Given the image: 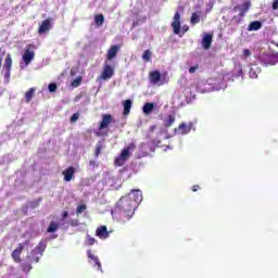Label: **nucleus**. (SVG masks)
Segmentation results:
<instances>
[{
  "mask_svg": "<svg viewBox=\"0 0 278 278\" xmlns=\"http://www.w3.org/2000/svg\"><path fill=\"white\" fill-rule=\"evenodd\" d=\"M115 210L129 220L136 212V206L131 202V195L122 197L116 203Z\"/></svg>",
  "mask_w": 278,
  "mask_h": 278,
  "instance_id": "obj_1",
  "label": "nucleus"
},
{
  "mask_svg": "<svg viewBox=\"0 0 278 278\" xmlns=\"http://www.w3.org/2000/svg\"><path fill=\"white\" fill-rule=\"evenodd\" d=\"M249 10H251V2L235 5L232 8V12H239V14L231 17V24L240 25L243 23L244 16H247V12H249Z\"/></svg>",
  "mask_w": 278,
  "mask_h": 278,
  "instance_id": "obj_2",
  "label": "nucleus"
},
{
  "mask_svg": "<svg viewBox=\"0 0 278 278\" xmlns=\"http://www.w3.org/2000/svg\"><path fill=\"white\" fill-rule=\"evenodd\" d=\"M131 151H136V143L126 146L121 154L114 160L115 166H125V163L131 157Z\"/></svg>",
  "mask_w": 278,
  "mask_h": 278,
  "instance_id": "obj_3",
  "label": "nucleus"
},
{
  "mask_svg": "<svg viewBox=\"0 0 278 278\" xmlns=\"http://www.w3.org/2000/svg\"><path fill=\"white\" fill-rule=\"evenodd\" d=\"M36 45L34 43H29L26 46L25 50H24V54L22 55V60L25 64V66H29V64H31V61L34 60V58H36Z\"/></svg>",
  "mask_w": 278,
  "mask_h": 278,
  "instance_id": "obj_4",
  "label": "nucleus"
},
{
  "mask_svg": "<svg viewBox=\"0 0 278 278\" xmlns=\"http://www.w3.org/2000/svg\"><path fill=\"white\" fill-rule=\"evenodd\" d=\"M43 253H45V245L42 243H39L30 252V255L26 256V260H28L31 264H38V262H40V257H42Z\"/></svg>",
  "mask_w": 278,
  "mask_h": 278,
  "instance_id": "obj_5",
  "label": "nucleus"
},
{
  "mask_svg": "<svg viewBox=\"0 0 278 278\" xmlns=\"http://www.w3.org/2000/svg\"><path fill=\"white\" fill-rule=\"evenodd\" d=\"M29 242L26 241L25 243H18L17 248L13 250L11 253V257L15 264H22L23 260L21 258V255H23V251H25V245L28 244Z\"/></svg>",
  "mask_w": 278,
  "mask_h": 278,
  "instance_id": "obj_6",
  "label": "nucleus"
},
{
  "mask_svg": "<svg viewBox=\"0 0 278 278\" xmlns=\"http://www.w3.org/2000/svg\"><path fill=\"white\" fill-rule=\"evenodd\" d=\"M112 77H114V67L110 64H108V62L104 63V67L103 71L101 73V75L98 77V80L101 81H108V79H112Z\"/></svg>",
  "mask_w": 278,
  "mask_h": 278,
  "instance_id": "obj_7",
  "label": "nucleus"
},
{
  "mask_svg": "<svg viewBox=\"0 0 278 278\" xmlns=\"http://www.w3.org/2000/svg\"><path fill=\"white\" fill-rule=\"evenodd\" d=\"M194 127V123L189 122L188 124L181 123L177 128L174 129L175 134H179L180 136H186L192 131Z\"/></svg>",
  "mask_w": 278,
  "mask_h": 278,
  "instance_id": "obj_8",
  "label": "nucleus"
},
{
  "mask_svg": "<svg viewBox=\"0 0 278 278\" xmlns=\"http://www.w3.org/2000/svg\"><path fill=\"white\" fill-rule=\"evenodd\" d=\"M3 68H4V79L10 81V75L12 73V55L11 54H7Z\"/></svg>",
  "mask_w": 278,
  "mask_h": 278,
  "instance_id": "obj_9",
  "label": "nucleus"
},
{
  "mask_svg": "<svg viewBox=\"0 0 278 278\" xmlns=\"http://www.w3.org/2000/svg\"><path fill=\"white\" fill-rule=\"evenodd\" d=\"M126 197L131 198V203L135 207H138V204L142 202V191L140 190H131V192L128 193Z\"/></svg>",
  "mask_w": 278,
  "mask_h": 278,
  "instance_id": "obj_10",
  "label": "nucleus"
},
{
  "mask_svg": "<svg viewBox=\"0 0 278 278\" xmlns=\"http://www.w3.org/2000/svg\"><path fill=\"white\" fill-rule=\"evenodd\" d=\"M172 27L174 29V34L178 35L181 31V15L179 12H176L174 15V21L172 23Z\"/></svg>",
  "mask_w": 278,
  "mask_h": 278,
  "instance_id": "obj_11",
  "label": "nucleus"
},
{
  "mask_svg": "<svg viewBox=\"0 0 278 278\" xmlns=\"http://www.w3.org/2000/svg\"><path fill=\"white\" fill-rule=\"evenodd\" d=\"M53 22V18L48 17L45 21L41 22L39 28H38V34H47L49 29L53 26L51 23Z\"/></svg>",
  "mask_w": 278,
  "mask_h": 278,
  "instance_id": "obj_12",
  "label": "nucleus"
},
{
  "mask_svg": "<svg viewBox=\"0 0 278 278\" xmlns=\"http://www.w3.org/2000/svg\"><path fill=\"white\" fill-rule=\"evenodd\" d=\"M149 79L154 86H156V84H160V81L161 85L164 84V80H162V73H160V71L150 72Z\"/></svg>",
  "mask_w": 278,
  "mask_h": 278,
  "instance_id": "obj_13",
  "label": "nucleus"
},
{
  "mask_svg": "<svg viewBox=\"0 0 278 278\" xmlns=\"http://www.w3.org/2000/svg\"><path fill=\"white\" fill-rule=\"evenodd\" d=\"M113 117L111 114H103L102 121L99 126V130L102 131V129H108L110 125H112Z\"/></svg>",
  "mask_w": 278,
  "mask_h": 278,
  "instance_id": "obj_14",
  "label": "nucleus"
},
{
  "mask_svg": "<svg viewBox=\"0 0 278 278\" xmlns=\"http://www.w3.org/2000/svg\"><path fill=\"white\" fill-rule=\"evenodd\" d=\"M96 236L101 240H106V238H110V231H108V226H99L96 230Z\"/></svg>",
  "mask_w": 278,
  "mask_h": 278,
  "instance_id": "obj_15",
  "label": "nucleus"
},
{
  "mask_svg": "<svg viewBox=\"0 0 278 278\" xmlns=\"http://www.w3.org/2000/svg\"><path fill=\"white\" fill-rule=\"evenodd\" d=\"M75 173L76 169L73 166L67 167L65 170H63L62 175H63V179L64 181H71L73 179H75Z\"/></svg>",
  "mask_w": 278,
  "mask_h": 278,
  "instance_id": "obj_16",
  "label": "nucleus"
},
{
  "mask_svg": "<svg viewBox=\"0 0 278 278\" xmlns=\"http://www.w3.org/2000/svg\"><path fill=\"white\" fill-rule=\"evenodd\" d=\"M118 51H121V46L118 45L111 46V48L108 50V53H106V60H114V58L118 55Z\"/></svg>",
  "mask_w": 278,
  "mask_h": 278,
  "instance_id": "obj_17",
  "label": "nucleus"
},
{
  "mask_svg": "<svg viewBox=\"0 0 278 278\" xmlns=\"http://www.w3.org/2000/svg\"><path fill=\"white\" fill-rule=\"evenodd\" d=\"M87 257L88 260H90V262L94 263V266L98 267V270H101V271L103 270L101 266V261H99V256L92 254V251L90 250L87 251Z\"/></svg>",
  "mask_w": 278,
  "mask_h": 278,
  "instance_id": "obj_18",
  "label": "nucleus"
},
{
  "mask_svg": "<svg viewBox=\"0 0 278 278\" xmlns=\"http://www.w3.org/2000/svg\"><path fill=\"white\" fill-rule=\"evenodd\" d=\"M212 35L206 34L202 39L203 49H210L212 47Z\"/></svg>",
  "mask_w": 278,
  "mask_h": 278,
  "instance_id": "obj_19",
  "label": "nucleus"
},
{
  "mask_svg": "<svg viewBox=\"0 0 278 278\" xmlns=\"http://www.w3.org/2000/svg\"><path fill=\"white\" fill-rule=\"evenodd\" d=\"M176 117L175 115H167V117L163 121V125L166 128L173 127L175 124Z\"/></svg>",
  "mask_w": 278,
  "mask_h": 278,
  "instance_id": "obj_20",
  "label": "nucleus"
},
{
  "mask_svg": "<svg viewBox=\"0 0 278 278\" xmlns=\"http://www.w3.org/2000/svg\"><path fill=\"white\" fill-rule=\"evenodd\" d=\"M249 31H257L258 29H262V22L254 21L249 24Z\"/></svg>",
  "mask_w": 278,
  "mask_h": 278,
  "instance_id": "obj_21",
  "label": "nucleus"
},
{
  "mask_svg": "<svg viewBox=\"0 0 278 278\" xmlns=\"http://www.w3.org/2000/svg\"><path fill=\"white\" fill-rule=\"evenodd\" d=\"M155 110V103L153 102H147L144 105H143V114H151V112Z\"/></svg>",
  "mask_w": 278,
  "mask_h": 278,
  "instance_id": "obj_22",
  "label": "nucleus"
},
{
  "mask_svg": "<svg viewBox=\"0 0 278 278\" xmlns=\"http://www.w3.org/2000/svg\"><path fill=\"white\" fill-rule=\"evenodd\" d=\"M267 64H270L271 66H275V64H278V53H273L267 56Z\"/></svg>",
  "mask_w": 278,
  "mask_h": 278,
  "instance_id": "obj_23",
  "label": "nucleus"
},
{
  "mask_svg": "<svg viewBox=\"0 0 278 278\" xmlns=\"http://www.w3.org/2000/svg\"><path fill=\"white\" fill-rule=\"evenodd\" d=\"M131 112V100H125L124 101V116L129 115Z\"/></svg>",
  "mask_w": 278,
  "mask_h": 278,
  "instance_id": "obj_24",
  "label": "nucleus"
},
{
  "mask_svg": "<svg viewBox=\"0 0 278 278\" xmlns=\"http://www.w3.org/2000/svg\"><path fill=\"white\" fill-rule=\"evenodd\" d=\"M36 92V89L33 87L25 93V101L26 103H29L31 99H34V93Z\"/></svg>",
  "mask_w": 278,
  "mask_h": 278,
  "instance_id": "obj_25",
  "label": "nucleus"
},
{
  "mask_svg": "<svg viewBox=\"0 0 278 278\" xmlns=\"http://www.w3.org/2000/svg\"><path fill=\"white\" fill-rule=\"evenodd\" d=\"M58 229H60V225H58L55 222H51L47 231H48V233H55V231H58Z\"/></svg>",
  "mask_w": 278,
  "mask_h": 278,
  "instance_id": "obj_26",
  "label": "nucleus"
},
{
  "mask_svg": "<svg viewBox=\"0 0 278 278\" xmlns=\"http://www.w3.org/2000/svg\"><path fill=\"white\" fill-rule=\"evenodd\" d=\"M31 262H29L28 260H26V262L21 263V267L23 273H29V270H31Z\"/></svg>",
  "mask_w": 278,
  "mask_h": 278,
  "instance_id": "obj_27",
  "label": "nucleus"
},
{
  "mask_svg": "<svg viewBox=\"0 0 278 278\" xmlns=\"http://www.w3.org/2000/svg\"><path fill=\"white\" fill-rule=\"evenodd\" d=\"M94 23H96V25H98V27H101V25H103V23H105V17L103 16V14L96 15Z\"/></svg>",
  "mask_w": 278,
  "mask_h": 278,
  "instance_id": "obj_28",
  "label": "nucleus"
},
{
  "mask_svg": "<svg viewBox=\"0 0 278 278\" xmlns=\"http://www.w3.org/2000/svg\"><path fill=\"white\" fill-rule=\"evenodd\" d=\"M201 22V15H198L197 13H192L190 23L191 25H197V23Z\"/></svg>",
  "mask_w": 278,
  "mask_h": 278,
  "instance_id": "obj_29",
  "label": "nucleus"
},
{
  "mask_svg": "<svg viewBox=\"0 0 278 278\" xmlns=\"http://www.w3.org/2000/svg\"><path fill=\"white\" fill-rule=\"evenodd\" d=\"M153 55V53H151V50H146L142 54V60L144 62H149L151 60V56Z\"/></svg>",
  "mask_w": 278,
  "mask_h": 278,
  "instance_id": "obj_30",
  "label": "nucleus"
},
{
  "mask_svg": "<svg viewBox=\"0 0 278 278\" xmlns=\"http://www.w3.org/2000/svg\"><path fill=\"white\" fill-rule=\"evenodd\" d=\"M236 71H237V77H244V72L242 71L241 64L236 66Z\"/></svg>",
  "mask_w": 278,
  "mask_h": 278,
  "instance_id": "obj_31",
  "label": "nucleus"
},
{
  "mask_svg": "<svg viewBox=\"0 0 278 278\" xmlns=\"http://www.w3.org/2000/svg\"><path fill=\"white\" fill-rule=\"evenodd\" d=\"M96 242H97V239H94L93 237L87 236L86 244H88V247H92Z\"/></svg>",
  "mask_w": 278,
  "mask_h": 278,
  "instance_id": "obj_32",
  "label": "nucleus"
},
{
  "mask_svg": "<svg viewBox=\"0 0 278 278\" xmlns=\"http://www.w3.org/2000/svg\"><path fill=\"white\" fill-rule=\"evenodd\" d=\"M86 212V204H79L76 208V214H84Z\"/></svg>",
  "mask_w": 278,
  "mask_h": 278,
  "instance_id": "obj_33",
  "label": "nucleus"
},
{
  "mask_svg": "<svg viewBox=\"0 0 278 278\" xmlns=\"http://www.w3.org/2000/svg\"><path fill=\"white\" fill-rule=\"evenodd\" d=\"M48 90H49V92H55V90H58V85L55 83H51L48 86Z\"/></svg>",
  "mask_w": 278,
  "mask_h": 278,
  "instance_id": "obj_34",
  "label": "nucleus"
},
{
  "mask_svg": "<svg viewBox=\"0 0 278 278\" xmlns=\"http://www.w3.org/2000/svg\"><path fill=\"white\" fill-rule=\"evenodd\" d=\"M102 149H103V147L101 144L96 146V151H94L96 157H99V155H101Z\"/></svg>",
  "mask_w": 278,
  "mask_h": 278,
  "instance_id": "obj_35",
  "label": "nucleus"
},
{
  "mask_svg": "<svg viewBox=\"0 0 278 278\" xmlns=\"http://www.w3.org/2000/svg\"><path fill=\"white\" fill-rule=\"evenodd\" d=\"M77 121H79V113H74L71 116V123H77Z\"/></svg>",
  "mask_w": 278,
  "mask_h": 278,
  "instance_id": "obj_36",
  "label": "nucleus"
},
{
  "mask_svg": "<svg viewBox=\"0 0 278 278\" xmlns=\"http://www.w3.org/2000/svg\"><path fill=\"white\" fill-rule=\"evenodd\" d=\"M79 84H81V77H78L72 81V86H74L75 88H77Z\"/></svg>",
  "mask_w": 278,
  "mask_h": 278,
  "instance_id": "obj_37",
  "label": "nucleus"
},
{
  "mask_svg": "<svg viewBox=\"0 0 278 278\" xmlns=\"http://www.w3.org/2000/svg\"><path fill=\"white\" fill-rule=\"evenodd\" d=\"M250 77L251 79H257V73H255V70L253 68L250 70Z\"/></svg>",
  "mask_w": 278,
  "mask_h": 278,
  "instance_id": "obj_38",
  "label": "nucleus"
},
{
  "mask_svg": "<svg viewBox=\"0 0 278 278\" xmlns=\"http://www.w3.org/2000/svg\"><path fill=\"white\" fill-rule=\"evenodd\" d=\"M249 56H251V50L244 49L243 50V58H249Z\"/></svg>",
  "mask_w": 278,
  "mask_h": 278,
  "instance_id": "obj_39",
  "label": "nucleus"
},
{
  "mask_svg": "<svg viewBox=\"0 0 278 278\" xmlns=\"http://www.w3.org/2000/svg\"><path fill=\"white\" fill-rule=\"evenodd\" d=\"M199 68V65H195V66H191L189 68V73L192 74V73H197V70Z\"/></svg>",
  "mask_w": 278,
  "mask_h": 278,
  "instance_id": "obj_40",
  "label": "nucleus"
},
{
  "mask_svg": "<svg viewBox=\"0 0 278 278\" xmlns=\"http://www.w3.org/2000/svg\"><path fill=\"white\" fill-rule=\"evenodd\" d=\"M200 189H201V187L199 185H193L191 187L192 192H198Z\"/></svg>",
  "mask_w": 278,
  "mask_h": 278,
  "instance_id": "obj_41",
  "label": "nucleus"
},
{
  "mask_svg": "<svg viewBox=\"0 0 278 278\" xmlns=\"http://www.w3.org/2000/svg\"><path fill=\"white\" fill-rule=\"evenodd\" d=\"M273 10H278V0H274Z\"/></svg>",
  "mask_w": 278,
  "mask_h": 278,
  "instance_id": "obj_42",
  "label": "nucleus"
},
{
  "mask_svg": "<svg viewBox=\"0 0 278 278\" xmlns=\"http://www.w3.org/2000/svg\"><path fill=\"white\" fill-rule=\"evenodd\" d=\"M77 225H79V222H77V219L72 222V227H77Z\"/></svg>",
  "mask_w": 278,
  "mask_h": 278,
  "instance_id": "obj_43",
  "label": "nucleus"
},
{
  "mask_svg": "<svg viewBox=\"0 0 278 278\" xmlns=\"http://www.w3.org/2000/svg\"><path fill=\"white\" fill-rule=\"evenodd\" d=\"M68 217V211H64L63 212V218H67Z\"/></svg>",
  "mask_w": 278,
  "mask_h": 278,
  "instance_id": "obj_44",
  "label": "nucleus"
},
{
  "mask_svg": "<svg viewBox=\"0 0 278 278\" xmlns=\"http://www.w3.org/2000/svg\"><path fill=\"white\" fill-rule=\"evenodd\" d=\"M89 164H90V166H96L97 162L90 161Z\"/></svg>",
  "mask_w": 278,
  "mask_h": 278,
  "instance_id": "obj_45",
  "label": "nucleus"
},
{
  "mask_svg": "<svg viewBox=\"0 0 278 278\" xmlns=\"http://www.w3.org/2000/svg\"><path fill=\"white\" fill-rule=\"evenodd\" d=\"M182 29H184V31H188L190 29V27L184 26Z\"/></svg>",
  "mask_w": 278,
  "mask_h": 278,
  "instance_id": "obj_46",
  "label": "nucleus"
},
{
  "mask_svg": "<svg viewBox=\"0 0 278 278\" xmlns=\"http://www.w3.org/2000/svg\"><path fill=\"white\" fill-rule=\"evenodd\" d=\"M1 62H3V58L0 55V68H1Z\"/></svg>",
  "mask_w": 278,
  "mask_h": 278,
  "instance_id": "obj_47",
  "label": "nucleus"
}]
</instances>
